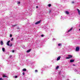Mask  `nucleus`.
<instances>
[{"label": "nucleus", "mask_w": 80, "mask_h": 80, "mask_svg": "<svg viewBox=\"0 0 80 80\" xmlns=\"http://www.w3.org/2000/svg\"><path fill=\"white\" fill-rule=\"evenodd\" d=\"M73 56L72 55H68V57H66V59H70V58H72Z\"/></svg>", "instance_id": "nucleus-1"}, {"label": "nucleus", "mask_w": 80, "mask_h": 80, "mask_svg": "<svg viewBox=\"0 0 80 80\" xmlns=\"http://www.w3.org/2000/svg\"><path fill=\"white\" fill-rule=\"evenodd\" d=\"M79 50H80V48L79 47H76V52H78L79 51Z\"/></svg>", "instance_id": "nucleus-2"}, {"label": "nucleus", "mask_w": 80, "mask_h": 80, "mask_svg": "<svg viewBox=\"0 0 80 80\" xmlns=\"http://www.w3.org/2000/svg\"><path fill=\"white\" fill-rule=\"evenodd\" d=\"M41 22V20H40L39 21H38L36 22L35 23V25H37L38 24H39V23H40Z\"/></svg>", "instance_id": "nucleus-3"}, {"label": "nucleus", "mask_w": 80, "mask_h": 80, "mask_svg": "<svg viewBox=\"0 0 80 80\" xmlns=\"http://www.w3.org/2000/svg\"><path fill=\"white\" fill-rule=\"evenodd\" d=\"M60 58H61V57L60 56L58 57L57 59V61H58V60H60Z\"/></svg>", "instance_id": "nucleus-4"}, {"label": "nucleus", "mask_w": 80, "mask_h": 80, "mask_svg": "<svg viewBox=\"0 0 80 80\" xmlns=\"http://www.w3.org/2000/svg\"><path fill=\"white\" fill-rule=\"evenodd\" d=\"M10 41H9L7 43V45L8 46H10V45H9V43H10Z\"/></svg>", "instance_id": "nucleus-5"}, {"label": "nucleus", "mask_w": 80, "mask_h": 80, "mask_svg": "<svg viewBox=\"0 0 80 80\" xmlns=\"http://www.w3.org/2000/svg\"><path fill=\"white\" fill-rule=\"evenodd\" d=\"M77 10L78 11L79 15H80V11L79 9H77Z\"/></svg>", "instance_id": "nucleus-6"}, {"label": "nucleus", "mask_w": 80, "mask_h": 80, "mask_svg": "<svg viewBox=\"0 0 80 80\" xmlns=\"http://www.w3.org/2000/svg\"><path fill=\"white\" fill-rule=\"evenodd\" d=\"M75 60L73 59L72 60H70V62H71V63H72V62H74Z\"/></svg>", "instance_id": "nucleus-7"}, {"label": "nucleus", "mask_w": 80, "mask_h": 80, "mask_svg": "<svg viewBox=\"0 0 80 80\" xmlns=\"http://www.w3.org/2000/svg\"><path fill=\"white\" fill-rule=\"evenodd\" d=\"M65 13L66 14H67V15H68V14H69V12L67 11H65Z\"/></svg>", "instance_id": "nucleus-8"}, {"label": "nucleus", "mask_w": 80, "mask_h": 80, "mask_svg": "<svg viewBox=\"0 0 80 80\" xmlns=\"http://www.w3.org/2000/svg\"><path fill=\"white\" fill-rule=\"evenodd\" d=\"M73 29V28H72L70 29L68 31V32H70L71 30H72Z\"/></svg>", "instance_id": "nucleus-9"}, {"label": "nucleus", "mask_w": 80, "mask_h": 80, "mask_svg": "<svg viewBox=\"0 0 80 80\" xmlns=\"http://www.w3.org/2000/svg\"><path fill=\"white\" fill-rule=\"evenodd\" d=\"M1 45H3V42L2 41H1Z\"/></svg>", "instance_id": "nucleus-10"}, {"label": "nucleus", "mask_w": 80, "mask_h": 80, "mask_svg": "<svg viewBox=\"0 0 80 80\" xmlns=\"http://www.w3.org/2000/svg\"><path fill=\"white\" fill-rule=\"evenodd\" d=\"M31 51V49H29L27 51V53H29V52H30Z\"/></svg>", "instance_id": "nucleus-11"}, {"label": "nucleus", "mask_w": 80, "mask_h": 80, "mask_svg": "<svg viewBox=\"0 0 80 80\" xmlns=\"http://www.w3.org/2000/svg\"><path fill=\"white\" fill-rule=\"evenodd\" d=\"M3 77H7V75L6 74H3Z\"/></svg>", "instance_id": "nucleus-12"}, {"label": "nucleus", "mask_w": 80, "mask_h": 80, "mask_svg": "<svg viewBox=\"0 0 80 80\" xmlns=\"http://www.w3.org/2000/svg\"><path fill=\"white\" fill-rule=\"evenodd\" d=\"M22 71L23 72H25V71H27V69H23Z\"/></svg>", "instance_id": "nucleus-13"}, {"label": "nucleus", "mask_w": 80, "mask_h": 80, "mask_svg": "<svg viewBox=\"0 0 80 80\" xmlns=\"http://www.w3.org/2000/svg\"><path fill=\"white\" fill-rule=\"evenodd\" d=\"M2 50L3 51V52H5V48H2Z\"/></svg>", "instance_id": "nucleus-14"}, {"label": "nucleus", "mask_w": 80, "mask_h": 80, "mask_svg": "<svg viewBox=\"0 0 80 80\" xmlns=\"http://www.w3.org/2000/svg\"><path fill=\"white\" fill-rule=\"evenodd\" d=\"M58 46H61V45H62V44L61 43H59L58 44Z\"/></svg>", "instance_id": "nucleus-15"}, {"label": "nucleus", "mask_w": 80, "mask_h": 80, "mask_svg": "<svg viewBox=\"0 0 80 80\" xmlns=\"http://www.w3.org/2000/svg\"><path fill=\"white\" fill-rule=\"evenodd\" d=\"M58 68H59V66H57L56 67V69H58Z\"/></svg>", "instance_id": "nucleus-16"}, {"label": "nucleus", "mask_w": 80, "mask_h": 80, "mask_svg": "<svg viewBox=\"0 0 80 80\" xmlns=\"http://www.w3.org/2000/svg\"><path fill=\"white\" fill-rule=\"evenodd\" d=\"M11 41H13V38H12L11 40Z\"/></svg>", "instance_id": "nucleus-17"}, {"label": "nucleus", "mask_w": 80, "mask_h": 80, "mask_svg": "<svg viewBox=\"0 0 80 80\" xmlns=\"http://www.w3.org/2000/svg\"><path fill=\"white\" fill-rule=\"evenodd\" d=\"M48 7H51V4H49L48 5Z\"/></svg>", "instance_id": "nucleus-18"}, {"label": "nucleus", "mask_w": 80, "mask_h": 80, "mask_svg": "<svg viewBox=\"0 0 80 80\" xmlns=\"http://www.w3.org/2000/svg\"><path fill=\"white\" fill-rule=\"evenodd\" d=\"M18 4H20V2H18Z\"/></svg>", "instance_id": "nucleus-19"}, {"label": "nucleus", "mask_w": 80, "mask_h": 80, "mask_svg": "<svg viewBox=\"0 0 80 80\" xmlns=\"http://www.w3.org/2000/svg\"><path fill=\"white\" fill-rule=\"evenodd\" d=\"M41 37H44V35H41Z\"/></svg>", "instance_id": "nucleus-20"}, {"label": "nucleus", "mask_w": 80, "mask_h": 80, "mask_svg": "<svg viewBox=\"0 0 80 80\" xmlns=\"http://www.w3.org/2000/svg\"><path fill=\"white\" fill-rule=\"evenodd\" d=\"M12 44H11L10 45V47H12Z\"/></svg>", "instance_id": "nucleus-21"}, {"label": "nucleus", "mask_w": 80, "mask_h": 80, "mask_svg": "<svg viewBox=\"0 0 80 80\" xmlns=\"http://www.w3.org/2000/svg\"><path fill=\"white\" fill-rule=\"evenodd\" d=\"M12 53H14V52H15V51L14 50L12 51Z\"/></svg>", "instance_id": "nucleus-22"}, {"label": "nucleus", "mask_w": 80, "mask_h": 80, "mask_svg": "<svg viewBox=\"0 0 80 80\" xmlns=\"http://www.w3.org/2000/svg\"><path fill=\"white\" fill-rule=\"evenodd\" d=\"M15 26H17V25H15L12 26V27H15Z\"/></svg>", "instance_id": "nucleus-23"}, {"label": "nucleus", "mask_w": 80, "mask_h": 80, "mask_svg": "<svg viewBox=\"0 0 80 80\" xmlns=\"http://www.w3.org/2000/svg\"><path fill=\"white\" fill-rule=\"evenodd\" d=\"M22 75H25V72H23L22 73Z\"/></svg>", "instance_id": "nucleus-24"}, {"label": "nucleus", "mask_w": 80, "mask_h": 80, "mask_svg": "<svg viewBox=\"0 0 80 80\" xmlns=\"http://www.w3.org/2000/svg\"><path fill=\"white\" fill-rule=\"evenodd\" d=\"M12 37V34L10 35V37Z\"/></svg>", "instance_id": "nucleus-25"}, {"label": "nucleus", "mask_w": 80, "mask_h": 80, "mask_svg": "<svg viewBox=\"0 0 80 80\" xmlns=\"http://www.w3.org/2000/svg\"><path fill=\"white\" fill-rule=\"evenodd\" d=\"M0 80H3L2 78H0Z\"/></svg>", "instance_id": "nucleus-26"}, {"label": "nucleus", "mask_w": 80, "mask_h": 80, "mask_svg": "<svg viewBox=\"0 0 80 80\" xmlns=\"http://www.w3.org/2000/svg\"><path fill=\"white\" fill-rule=\"evenodd\" d=\"M17 77H18L17 76H15V78H17Z\"/></svg>", "instance_id": "nucleus-27"}, {"label": "nucleus", "mask_w": 80, "mask_h": 80, "mask_svg": "<svg viewBox=\"0 0 80 80\" xmlns=\"http://www.w3.org/2000/svg\"><path fill=\"white\" fill-rule=\"evenodd\" d=\"M35 72H37V70H36L35 71Z\"/></svg>", "instance_id": "nucleus-28"}, {"label": "nucleus", "mask_w": 80, "mask_h": 80, "mask_svg": "<svg viewBox=\"0 0 80 80\" xmlns=\"http://www.w3.org/2000/svg\"><path fill=\"white\" fill-rule=\"evenodd\" d=\"M72 3H74V2L73 1L72 2Z\"/></svg>", "instance_id": "nucleus-29"}, {"label": "nucleus", "mask_w": 80, "mask_h": 80, "mask_svg": "<svg viewBox=\"0 0 80 80\" xmlns=\"http://www.w3.org/2000/svg\"><path fill=\"white\" fill-rule=\"evenodd\" d=\"M36 8H38V6H37Z\"/></svg>", "instance_id": "nucleus-30"}, {"label": "nucleus", "mask_w": 80, "mask_h": 80, "mask_svg": "<svg viewBox=\"0 0 80 80\" xmlns=\"http://www.w3.org/2000/svg\"><path fill=\"white\" fill-rule=\"evenodd\" d=\"M61 19H62V16H61Z\"/></svg>", "instance_id": "nucleus-31"}, {"label": "nucleus", "mask_w": 80, "mask_h": 80, "mask_svg": "<svg viewBox=\"0 0 80 80\" xmlns=\"http://www.w3.org/2000/svg\"><path fill=\"white\" fill-rule=\"evenodd\" d=\"M52 40H55V38H53Z\"/></svg>", "instance_id": "nucleus-32"}, {"label": "nucleus", "mask_w": 80, "mask_h": 80, "mask_svg": "<svg viewBox=\"0 0 80 80\" xmlns=\"http://www.w3.org/2000/svg\"><path fill=\"white\" fill-rule=\"evenodd\" d=\"M10 58H11L12 57V56H10Z\"/></svg>", "instance_id": "nucleus-33"}, {"label": "nucleus", "mask_w": 80, "mask_h": 80, "mask_svg": "<svg viewBox=\"0 0 80 80\" xmlns=\"http://www.w3.org/2000/svg\"><path fill=\"white\" fill-rule=\"evenodd\" d=\"M73 66H75V64H73Z\"/></svg>", "instance_id": "nucleus-34"}, {"label": "nucleus", "mask_w": 80, "mask_h": 80, "mask_svg": "<svg viewBox=\"0 0 80 80\" xmlns=\"http://www.w3.org/2000/svg\"><path fill=\"white\" fill-rule=\"evenodd\" d=\"M79 30L80 31V29H79Z\"/></svg>", "instance_id": "nucleus-35"}, {"label": "nucleus", "mask_w": 80, "mask_h": 80, "mask_svg": "<svg viewBox=\"0 0 80 80\" xmlns=\"http://www.w3.org/2000/svg\"><path fill=\"white\" fill-rule=\"evenodd\" d=\"M50 12H49V13H50Z\"/></svg>", "instance_id": "nucleus-36"}]
</instances>
